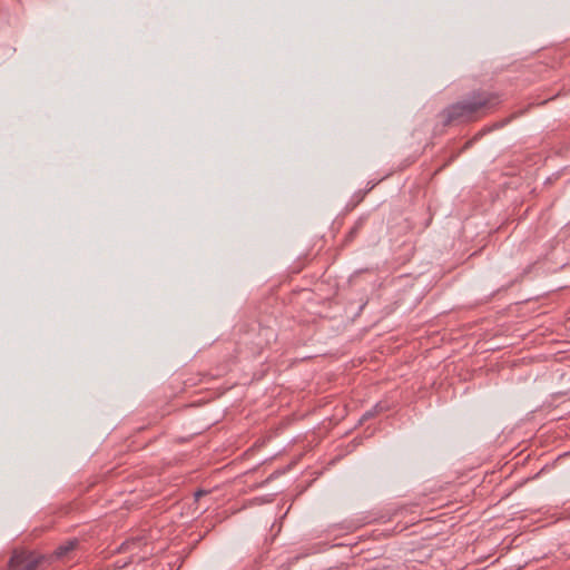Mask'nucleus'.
Instances as JSON below:
<instances>
[{
	"label": "nucleus",
	"instance_id": "obj_1",
	"mask_svg": "<svg viewBox=\"0 0 570 570\" xmlns=\"http://www.w3.org/2000/svg\"><path fill=\"white\" fill-rule=\"evenodd\" d=\"M500 102L497 94L478 91L445 108L440 117L444 126L476 120Z\"/></svg>",
	"mask_w": 570,
	"mask_h": 570
},
{
	"label": "nucleus",
	"instance_id": "obj_2",
	"mask_svg": "<svg viewBox=\"0 0 570 570\" xmlns=\"http://www.w3.org/2000/svg\"><path fill=\"white\" fill-rule=\"evenodd\" d=\"M42 557L28 551H14L10 562V570H36Z\"/></svg>",
	"mask_w": 570,
	"mask_h": 570
},
{
	"label": "nucleus",
	"instance_id": "obj_3",
	"mask_svg": "<svg viewBox=\"0 0 570 570\" xmlns=\"http://www.w3.org/2000/svg\"><path fill=\"white\" fill-rule=\"evenodd\" d=\"M78 540H68L63 544L59 546L51 556V559L65 560L70 559V554L75 551L78 546Z\"/></svg>",
	"mask_w": 570,
	"mask_h": 570
},
{
	"label": "nucleus",
	"instance_id": "obj_4",
	"mask_svg": "<svg viewBox=\"0 0 570 570\" xmlns=\"http://www.w3.org/2000/svg\"><path fill=\"white\" fill-rule=\"evenodd\" d=\"M140 544H141V539L134 538V539L125 541L120 546L119 551L124 552V553L129 552V553L134 554L136 552V550L140 547Z\"/></svg>",
	"mask_w": 570,
	"mask_h": 570
},
{
	"label": "nucleus",
	"instance_id": "obj_5",
	"mask_svg": "<svg viewBox=\"0 0 570 570\" xmlns=\"http://www.w3.org/2000/svg\"><path fill=\"white\" fill-rule=\"evenodd\" d=\"M132 562V559L129 558L128 560H126L125 562L120 563V562H116L115 563V567L117 568H124L125 566H127L128 563Z\"/></svg>",
	"mask_w": 570,
	"mask_h": 570
},
{
	"label": "nucleus",
	"instance_id": "obj_6",
	"mask_svg": "<svg viewBox=\"0 0 570 570\" xmlns=\"http://www.w3.org/2000/svg\"><path fill=\"white\" fill-rule=\"evenodd\" d=\"M206 494H207L206 491L199 490L195 493V498H196V500H199L200 497L206 495Z\"/></svg>",
	"mask_w": 570,
	"mask_h": 570
}]
</instances>
